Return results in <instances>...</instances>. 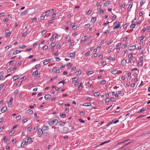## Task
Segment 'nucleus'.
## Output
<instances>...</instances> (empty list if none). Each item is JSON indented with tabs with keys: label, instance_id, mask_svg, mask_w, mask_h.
I'll use <instances>...</instances> for the list:
<instances>
[{
	"label": "nucleus",
	"instance_id": "a211bd4d",
	"mask_svg": "<svg viewBox=\"0 0 150 150\" xmlns=\"http://www.w3.org/2000/svg\"><path fill=\"white\" fill-rule=\"evenodd\" d=\"M93 73V71H90L86 72V74L88 75H90Z\"/></svg>",
	"mask_w": 150,
	"mask_h": 150
},
{
	"label": "nucleus",
	"instance_id": "8fccbe9b",
	"mask_svg": "<svg viewBox=\"0 0 150 150\" xmlns=\"http://www.w3.org/2000/svg\"><path fill=\"white\" fill-rule=\"evenodd\" d=\"M46 32H47V31L46 30H44L42 31L41 32V33L42 34L44 35L46 33Z\"/></svg>",
	"mask_w": 150,
	"mask_h": 150
},
{
	"label": "nucleus",
	"instance_id": "bb28decb",
	"mask_svg": "<svg viewBox=\"0 0 150 150\" xmlns=\"http://www.w3.org/2000/svg\"><path fill=\"white\" fill-rule=\"evenodd\" d=\"M91 104L90 103H86L83 105V106H88L91 105Z\"/></svg>",
	"mask_w": 150,
	"mask_h": 150
},
{
	"label": "nucleus",
	"instance_id": "f704fd0d",
	"mask_svg": "<svg viewBox=\"0 0 150 150\" xmlns=\"http://www.w3.org/2000/svg\"><path fill=\"white\" fill-rule=\"evenodd\" d=\"M21 52V51H19V50H16V51L14 52H13V54L14 55H15V54H18V53L19 52Z\"/></svg>",
	"mask_w": 150,
	"mask_h": 150
},
{
	"label": "nucleus",
	"instance_id": "69168bd1",
	"mask_svg": "<svg viewBox=\"0 0 150 150\" xmlns=\"http://www.w3.org/2000/svg\"><path fill=\"white\" fill-rule=\"evenodd\" d=\"M66 115L65 114H62L60 115V117H61L63 118L65 116H66Z\"/></svg>",
	"mask_w": 150,
	"mask_h": 150
},
{
	"label": "nucleus",
	"instance_id": "a18cd8bd",
	"mask_svg": "<svg viewBox=\"0 0 150 150\" xmlns=\"http://www.w3.org/2000/svg\"><path fill=\"white\" fill-rule=\"evenodd\" d=\"M121 43H118L117 44V45H116V47H120L121 46Z\"/></svg>",
	"mask_w": 150,
	"mask_h": 150
},
{
	"label": "nucleus",
	"instance_id": "2eb2a0df",
	"mask_svg": "<svg viewBox=\"0 0 150 150\" xmlns=\"http://www.w3.org/2000/svg\"><path fill=\"white\" fill-rule=\"evenodd\" d=\"M42 133H43V132H42V129H38V135H40V136L42 134Z\"/></svg>",
	"mask_w": 150,
	"mask_h": 150
},
{
	"label": "nucleus",
	"instance_id": "f03ea898",
	"mask_svg": "<svg viewBox=\"0 0 150 150\" xmlns=\"http://www.w3.org/2000/svg\"><path fill=\"white\" fill-rule=\"evenodd\" d=\"M133 55L132 53H130L128 56V63H131L132 62V58L133 57Z\"/></svg>",
	"mask_w": 150,
	"mask_h": 150
},
{
	"label": "nucleus",
	"instance_id": "c9c22d12",
	"mask_svg": "<svg viewBox=\"0 0 150 150\" xmlns=\"http://www.w3.org/2000/svg\"><path fill=\"white\" fill-rule=\"evenodd\" d=\"M142 61L140 60L138 63V64L142 66Z\"/></svg>",
	"mask_w": 150,
	"mask_h": 150
},
{
	"label": "nucleus",
	"instance_id": "0e129e2a",
	"mask_svg": "<svg viewBox=\"0 0 150 150\" xmlns=\"http://www.w3.org/2000/svg\"><path fill=\"white\" fill-rule=\"evenodd\" d=\"M132 5H133L132 4H129L128 8L129 9H131L132 7Z\"/></svg>",
	"mask_w": 150,
	"mask_h": 150
},
{
	"label": "nucleus",
	"instance_id": "473e14b6",
	"mask_svg": "<svg viewBox=\"0 0 150 150\" xmlns=\"http://www.w3.org/2000/svg\"><path fill=\"white\" fill-rule=\"evenodd\" d=\"M146 110V109L145 108H144L143 109H140L138 111L137 113H141L142 112L145 111Z\"/></svg>",
	"mask_w": 150,
	"mask_h": 150
},
{
	"label": "nucleus",
	"instance_id": "e433bc0d",
	"mask_svg": "<svg viewBox=\"0 0 150 150\" xmlns=\"http://www.w3.org/2000/svg\"><path fill=\"white\" fill-rule=\"evenodd\" d=\"M78 79V77H76L75 78H73L72 79V81L73 82L75 81H77Z\"/></svg>",
	"mask_w": 150,
	"mask_h": 150
},
{
	"label": "nucleus",
	"instance_id": "603ef678",
	"mask_svg": "<svg viewBox=\"0 0 150 150\" xmlns=\"http://www.w3.org/2000/svg\"><path fill=\"white\" fill-rule=\"evenodd\" d=\"M58 55V52H55L53 54V55L54 56H56Z\"/></svg>",
	"mask_w": 150,
	"mask_h": 150
},
{
	"label": "nucleus",
	"instance_id": "39448f33",
	"mask_svg": "<svg viewBox=\"0 0 150 150\" xmlns=\"http://www.w3.org/2000/svg\"><path fill=\"white\" fill-rule=\"evenodd\" d=\"M51 59H46L44 60L43 62V64L44 65H46L51 62Z\"/></svg>",
	"mask_w": 150,
	"mask_h": 150
},
{
	"label": "nucleus",
	"instance_id": "c03bdc74",
	"mask_svg": "<svg viewBox=\"0 0 150 150\" xmlns=\"http://www.w3.org/2000/svg\"><path fill=\"white\" fill-rule=\"evenodd\" d=\"M19 90H16L15 91V92L14 93V95H16L18 92Z\"/></svg>",
	"mask_w": 150,
	"mask_h": 150
},
{
	"label": "nucleus",
	"instance_id": "13d9d810",
	"mask_svg": "<svg viewBox=\"0 0 150 150\" xmlns=\"http://www.w3.org/2000/svg\"><path fill=\"white\" fill-rule=\"evenodd\" d=\"M50 13V11H47L45 12V16L48 15Z\"/></svg>",
	"mask_w": 150,
	"mask_h": 150
},
{
	"label": "nucleus",
	"instance_id": "4c0bfd02",
	"mask_svg": "<svg viewBox=\"0 0 150 150\" xmlns=\"http://www.w3.org/2000/svg\"><path fill=\"white\" fill-rule=\"evenodd\" d=\"M21 116L19 115L17 116L16 117V120L17 121L21 119Z\"/></svg>",
	"mask_w": 150,
	"mask_h": 150
},
{
	"label": "nucleus",
	"instance_id": "393cba45",
	"mask_svg": "<svg viewBox=\"0 0 150 150\" xmlns=\"http://www.w3.org/2000/svg\"><path fill=\"white\" fill-rule=\"evenodd\" d=\"M81 71L80 70H79L77 71L75 73V74H76V75H79L81 74Z\"/></svg>",
	"mask_w": 150,
	"mask_h": 150
},
{
	"label": "nucleus",
	"instance_id": "6ab92c4d",
	"mask_svg": "<svg viewBox=\"0 0 150 150\" xmlns=\"http://www.w3.org/2000/svg\"><path fill=\"white\" fill-rule=\"evenodd\" d=\"M71 25L72 27V28H74V29L76 28L77 27V26L75 25V23H72L71 24Z\"/></svg>",
	"mask_w": 150,
	"mask_h": 150
},
{
	"label": "nucleus",
	"instance_id": "680f3d73",
	"mask_svg": "<svg viewBox=\"0 0 150 150\" xmlns=\"http://www.w3.org/2000/svg\"><path fill=\"white\" fill-rule=\"evenodd\" d=\"M45 16H42L40 17V19L41 20H43L45 18Z\"/></svg>",
	"mask_w": 150,
	"mask_h": 150
},
{
	"label": "nucleus",
	"instance_id": "4be33fe9",
	"mask_svg": "<svg viewBox=\"0 0 150 150\" xmlns=\"http://www.w3.org/2000/svg\"><path fill=\"white\" fill-rule=\"evenodd\" d=\"M33 111L30 110V109H29L27 111V112L30 114H32L33 113Z\"/></svg>",
	"mask_w": 150,
	"mask_h": 150
},
{
	"label": "nucleus",
	"instance_id": "f257e3e1",
	"mask_svg": "<svg viewBox=\"0 0 150 150\" xmlns=\"http://www.w3.org/2000/svg\"><path fill=\"white\" fill-rule=\"evenodd\" d=\"M128 49L129 51H134L136 49V45H129Z\"/></svg>",
	"mask_w": 150,
	"mask_h": 150
},
{
	"label": "nucleus",
	"instance_id": "338daca9",
	"mask_svg": "<svg viewBox=\"0 0 150 150\" xmlns=\"http://www.w3.org/2000/svg\"><path fill=\"white\" fill-rule=\"evenodd\" d=\"M57 36V34H54L52 36V38H56V37Z\"/></svg>",
	"mask_w": 150,
	"mask_h": 150
},
{
	"label": "nucleus",
	"instance_id": "b1692460",
	"mask_svg": "<svg viewBox=\"0 0 150 150\" xmlns=\"http://www.w3.org/2000/svg\"><path fill=\"white\" fill-rule=\"evenodd\" d=\"M18 78L19 77L18 76H15L13 77V81H16V79H18Z\"/></svg>",
	"mask_w": 150,
	"mask_h": 150
},
{
	"label": "nucleus",
	"instance_id": "774afa93",
	"mask_svg": "<svg viewBox=\"0 0 150 150\" xmlns=\"http://www.w3.org/2000/svg\"><path fill=\"white\" fill-rule=\"evenodd\" d=\"M5 15V13H0V16H4Z\"/></svg>",
	"mask_w": 150,
	"mask_h": 150
},
{
	"label": "nucleus",
	"instance_id": "2f4dec72",
	"mask_svg": "<svg viewBox=\"0 0 150 150\" xmlns=\"http://www.w3.org/2000/svg\"><path fill=\"white\" fill-rule=\"evenodd\" d=\"M110 1H106L104 4V5L105 6H107L110 3Z\"/></svg>",
	"mask_w": 150,
	"mask_h": 150
},
{
	"label": "nucleus",
	"instance_id": "4d7b16f0",
	"mask_svg": "<svg viewBox=\"0 0 150 150\" xmlns=\"http://www.w3.org/2000/svg\"><path fill=\"white\" fill-rule=\"evenodd\" d=\"M135 26H136V24H132L131 25V27L132 28H134L135 27Z\"/></svg>",
	"mask_w": 150,
	"mask_h": 150
},
{
	"label": "nucleus",
	"instance_id": "412c9836",
	"mask_svg": "<svg viewBox=\"0 0 150 150\" xmlns=\"http://www.w3.org/2000/svg\"><path fill=\"white\" fill-rule=\"evenodd\" d=\"M27 13H28V11H24L21 14L20 16H23L25 15L26 14H27Z\"/></svg>",
	"mask_w": 150,
	"mask_h": 150
},
{
	"label": "nucleus",
	"instance_id": "9d476101",
	"mask_svg": "<svg viewBox=\"0 0 150 150\" xmlns=\"http://www.w3.org/2000/svg\"><path fill=\"white\" fill-rule=\"evenodd\" d=\"M118 71L116 69L113 70L111 71L110 72L113 74L115 75L118 73Z\"/></svg>",
	"mask_w": 150,
	"mask_h": 150
},
{
	"label": "nucleus",
	"instance_id": "f3484780",
	"mask_svg": "<svg viewBox=\"0 0 150 150\" xmlns=\"http://www.w3.org/2000/svg\"><path fill=\"white\" fill-rule=\"evenodd\" d=\"M53 71H56V73H58L59 72V70L57 69V68H54L52 70Z\"/></svg>",
	"mask_w": 150,
	"mask_h": 150
},
{
	"label": "nucleus",
	"instance_id": "7c9ffc66",
	"mask_svg": "<svg viewBox=\"0 0 150 150\" xmlns=\"http://www.w3.org/2000/svg\"><path fill=\"white\" fill-rule=\"evenodd\" d=\"M58 122V120L56 119H54L52 121V122L53 124L54 123H55L56 124H57Z\"/></svg>",
	"mask_w": 150,
	"mask_h": 150
},
{
	"label": "nucleus",
	"instance_id": "0eeeda50",
	"mask_svg": "<svg viewBox=\"0 0 150 150\" xmlns=\"http://www.w3.org/2000/svg\"><path fill=\"white\" fill-rule=\"evenodd\" d=\"M83 83L82 82L80 83L78 85V89L79 90H81L83 88Z\"/></svg>",
	"mask_w": 150,
	"mask_h": 150
},
{
	"label": "nucleus",
	"instance_id": "20e7f679",
	"mask_svg": "<svg viewBox=\"0 0 150 150\" xmlns=\"http://www.w3.org/2000/svg\"><path fill=\"white\" fill-rule=\"evenodd\" d=\"M40 74V73H38L37 71H35L33 74V75H34V77L35 78L39 77Z\"/></svg>",
	"mask_w": 150,
	"mask_h": 150
},
{
	"label": "nucleus",
	"instance_id": "cd10ccee",
	"mask_svg": "<svg viewBox=\"0 0 150 150\" xmlns=\"http://www.w3.org/2000/svg\"><path fill=\"white\" fill-rule=\"evenodd\" d=\"M126 6V4L125 3H124L123 4H122L120 6V8L121 9H122L123 8H125V6Z\"/></svg>",
	"mask_w": 150,
	"mask_h": 150
},
{
	"label": "nucleus",
	"instance_id": "052dcab7",
	"mask_svg": "<svg viewBox=\"0 0 150 150\" xmlns=\"http://www.w3.org/2000/svg\"><path fill=\"white\" fill-rule=\"evenodd\" d=\"M100 94V93L99 92H96L94 93V95L98 96Z\"/></svg>",
	"mask_w": 150,
	"mask_h": 150
},
{
	"label": "nucleus",
	"instance_id": "423d86ee",
	"mask_svg": "<svg viewBox=\"0 0 150 150\" xmlns=\"http://www.w3.org/2000/svg\"><path fill=\"white\" fill-rule=\"evenodd\" d=\"M115 24H116L115 26L113 28V29L115 30V29L118 28L120 26V24L119 22H116Z\"/></svg>",
	"mask_w": 150,
	"mask_h": 150
},
{
	"label": "nucleus",
	"instance_id": "7ed1b4c3",
	"mask_svg": "<svg viewBox=\"0 0 150 150\" xmlns=\"http://www.w3.org/2000/svg\"><path fill=\"white\" fill-rule=\"evenodd\" d=\"M5 37L6 38H8L10 36L11 33L9 30H6L5 31Z\"/></svg>",
	"mask_w": 150,
	"mask_h": 150
},
{
	"label": "nucleus",
	"instance_id": "5701e85b",
	"mask_svg": "<svg viewBox=\"0 0 150 150\" xmlns=\"http://www.w3.org/2000/svg\"><path fill=\"white\" fill-rule=\"evenodd\" d=\"M110 30H109V29L107 30H106L104 32H103V35H105L107 33H110Z\"/></svg>",
	"mask_w": 150,
	"mask_h": 150
},
{
	"label": "nucleus",
	"instance_id": "79ce46f5",
	"mask_svg": "<svg viewBox=\"0 0 150 150\" xmlns=\"http://www.w3.org/2000/svg\"><path fill=\"white\" fill-rule=\"evenodd\" d=\"M14 132V130H12L11 132H10L9 133V134L10 135H11Z\"/></svg>",
	"mask_w": 150,
	"mask_h": 150
},
{
	"label": "nucleus",
	"instance_id": "37998d69",
	"mask_svg": "<svg viewBox=\"0 0 150 150\" xmlns=\"http://www.w3.org/2000/svg\"><path fill=\"white\" fill-rule=\"evenodd\" d=\"M104 11L102 9H101L99 11V14L100 15H102Z\"/></svg>",
	"mask_w": 150,
	"mask_h": 150
},
{
	"label": "nucleus",
	"instance_id": "de8ad7c7",
	"mask_svg": "<svg viewBox=\"0 0 150 150\" xmlns=\"http://www.w3.org/2000/svg\"><path fill=\"white\" fill-rule=\"evenodd\" d=\"M110 99L109 98H106L105 99V101L108 102L110 101Z\"/></svg>",
	"mask_w": 150,
	"mask_h": 150
},
{
	"label": "nucleus",
	"instance_id": "e2e57ef3",
	"mask_svg": "<svg viewBox=\"0 0 150 150\" xmlns=\"http://www.w3.org/2000/svg\"><path fill=\"white\" fill-rule=\"evenodd\" d=\"M79 121L81 123H83L84 122V121L81 119H79Z\"/></svg>",
	"mask_w": 150,
	"mask_h": 150
},
{
	"label": "nucleus",
	"instance_id": "ea45409f",
	"mask_svg": "<svg viewBox=\"0 0 150 150\" xmlns=\"http://www.w3.org/2000/svg\"><path fill=\"white\" fill-rule=\"evenodd\" d=\"M100 83H101L104 84L106 83V81L105 80H101L100 81Z\"/></svg>",
	"mask_w": 150,
	"mask_h": 150
},
{
	"label": "nucleus",
	"instance_id": "6e6d98bb",
	"mask_svg": "<svg viewBox=\"0 0 150 150\" xmlns=\"http://www.w3.org/2000/svg\"><path fill=\"white\" fill-rule=\"evenodd\" d=\"M90 53V52L88 51V52H86V53L85 54V55L86 56H87L89 55Z\"/></svg>",
	"mask_w": 150,
	"mask_h": 150
},
{
	"label": "nucleus",
	"instance_id": "bf43d9fd",
	"mask_svg": "<svg viewBox=\"0 0 150 150\" xmlns=\"http://www.w3.org/2000/svg\"><path fill=\"white\" fill-rule=\"evenodd\" d=\"M4 86V85L3 84H1L0 85V90L2 89Z\"/></svg>",
	"mask_w": 150,
	"mask_h": 150
},
{
	"label": "nucleus",
	"instance_id": "3c124183",
	"mask_svg": "<svg viewBox=\"0 0 150 150\" xmlns=\"http://www.w3.org/2000/svg\"><path fill=\"white\" fill-rule=\"evenodd\" d=\"M22 83L21 81H19L16 84V86H20L21 84Z\"/></svg>",
	"mask_w": 150,
	"mask_h": 150
},
{
	"label": "nucleus",
	"instance_id": "f8f14e48",
	"mask_svg": "<svg viewBox=\"0 0 150 150\" xmlns=\"http://www.w3.org/2000/svg\"><path fill=\"white\" fill-rule=\"evenodd\" d=\"M76 54V52H74L72 53H71L69 54V57H72L75 56Z\"/></svg>",
	"mask_w": 150,
	"mask_h": 150
},
{
	"label": "nucleus",
	"instance_id": "c756f323",
	"mask_svg": "<svg viewBox=\"0 0 150 150\" xmlns=\"http://www.w3.org/2000/svg\"><path fill=\"white\" fill-rule=\"evenodd\" d=\"M4 142L6 143L9 140V139H6V136H4Z\"/></svg>",
	"mask_w": 150,
	"mask_h": 150
},
{
	"label": "nucleus",
	"instance_id": "c85d7f7f",
	"mask_svg": "<svg viewBox=\"0 0 150 150\" xmlns=\"http://www.w3.org/2000/svg\"><path fill=\"white\" fill-rule=\"evenodd\" d=\"M110 141H111L110 140H108V141H105V142H102V143H101V144H99V145H103V144H104L109 143L110 142Z\"/></svg>",
	"mask_w": 150,
	"mask_h": 150
},
{
	"label": "nucleus",
	"instance_id": "dca6fc26",
	"mask_svg": "<svg viewBox=\"0 0 150 150\" xmlns=\"http://www.w3.org/2000/svg\"><path fill=\"white\" fill-rule=\"evenodd\" d=\"M51 96L49 94H47L45 96V98L46 100H47L51 98Z\"/></svg>",
	"mask_w": 150,
	"mask_h": 150
},
{
	"label": "nucleus",
	"instance_id": "72a5a7b5",
	"mask_svg": "<svg viewBox=\"0 0 150 150\" xmlns=\"http://www.w3.org/2000/svg\"><path fill=\"white\" fill-rule=\"evenodd\" d=\"M33 140L31 138H29L27 139V142H32Z\"/></svg>",
	"mask_w": 150,
	"mask_h": 150
},
{
	"label": "nucleus",
	"instance_id": "5fc2aeb1",
	"mask_svg": "<svg viewBox=\"0 0 150 150\" xmlns=\"http://www.w3.org/2000/svg\"><path fill=\"white\" fill-rule=\"evenodd\" d=\"M48 48V45H45L43 47V49L45 50L47 49Z\"/></svg>",
	"mask_w": 150,
	"mask_h": 150
},
{
	"label": "nucleus",
	"instance_id": "9b49d317",
	"mask_svg": "<svg viewBox=\"0 0 150 150\" xmlns=\"http://www.w3.org/2000/svg\"><path fill=\"white\" fill-rule=\"evenodd\" d=\"M126 62H127V60H125V61L124 60H123L121 61V63L122 65L124 66L126 65Z\"/></svg>",
	"mask_w": 150,
	"mask_h": 150
},
{
	"label": "nucleus",
	"instance_id": "aec40b11",
	"mask_svg": "<svg viewBox=\"0 0 150 150\" xmlns=\"http://www.w3.org/2000/svg\"><path fill=\"white\" fill-rule=\"evenodd\" d=\"M48 129V126H43L42 127V129L43 130H46Z\"/></svg>",
	"mask_w": 150,
	"mask_h": 150
},
{
	"label": "nucleus",
	"instance_id": "6e6552de",
	"mask_svg": "<svg viewBox=\"0 0 150 150\" xmlns=\"http://www.w3.org/2000/svg\"><path fill=\"white\" fill-rule=\"evenodd\" d=\"M13 101V98H11L10 99L8 103V106L9 107H11L12 102Z\"/></svg>",
	"mask_w": 150,
	"mask_h": 150
},
{
	"label": "nucleus",
	"instance_id": "a878e982",
	"mask_svg": "<svg viewBox=\"0 0 150 150\" xmlns=\"http://www.w3.org/2000/svg\"><path fill=\"white\" fill-rule=\"evenodd\" d=\"M96 20V18L95 17L93 18L91 20V21L92 23H93Z\"/></svg>",
	"mask_w": 150,
	"mask_h": 150
},
{
	"label": "nucleus",
	"instance_id": "ddd939ff",
	"mask_svg": "<svg viewBox=\"0 0 150 150\" xmlns=\"http://www.w3.org/2000/svg\"><path fill=\"white\" fill-rule=\"evenodd\" d=\"M7 108L6 107H4L1 109V111L2 113L5 112L7 110Z\"/></svg>",
	"mask_w": 150,
	"mask_h": 150
},
{
	"label": "nucleus",
	"instance_id": "4468645a",
	"mask_svg": "<svg viewBox=\"0 0 150 150\" xmlns=\"http://www.w3.org/2000/svg\"><path fill=\"white\" fill-rule=\"evenodd\" d=\"M144 35H142V36L141 37H140V38H141L140 40V44L142 43L144 41Z\"/></svg>",
	"mask_w": 150,
	"mask_h": 150
},
{
	"label": "nucleus",
	"instance_id": "a19ab883",
	"mask_svg": "<svg viewBox=\"0 0 150 150\" xmlns=\"http://www.w3.org/2000/svg\"><path fill=\"white\" fill-rule=\"evenodd\" d=\"M56 15V13H52V15L51 18H54L55 17Z\"/></svg>",
	"mask_w": 150,
	"mask_h": 150
},
{
	"label": "nucleus",
	"instance_id": "58836bf2",
	"mask_svg": "<svg viewBox=\"0 0 150 150\" xmlns=\"http://www.w3.org/2000/svg\"><path fill=\"white\" fill-rule=\"evenodd\" d=\"M26 46L25 45H20L19 46V48L20 49H23L25 48Z\"/></svg>",
	"mask_w": 150,
	"mask_h": 150
},
{
	"label": "nucleus",
	"instance_id": "49530a36",
	"mask_svg": "<svg viewBox=\"0 0 150 150\" xmlns=\"http://www.w3.org/2000/svg\"><path fill=\"white\" fill-rule=\"evenodd\" d=\"M27 34V32L26 31L22 35V37H23L24 36H26Z\"/></svg>",
	"mask_w": 150,
	"mask_h": 150
},
{
	"label": "nucleus",
	"instance_id": "09e8293b",
	"mask_svg": "<svg viewBox=\"0 0 150 150\" xmlns=\"http://www.w3.org/2000/svg\"><path fill=\"white\" fill-rule=\"evenodd\" d=\"M40 66V64H38L36 65L35 66L34 69H37V68L39 67Z\"/></svg>",
	"mask_w": 150,
	"mask_h": 150
},
{
	"label": "nucleus",
	"instance_id": "1a4fd4ad",
	"mask_svg": "<svg viewBox=\"0 0 150 150\" xmlns=\"http://www.w3.org/2000/svg\"><path fill=\"white\" fill-rule=\"evenodd\" d=\"M27 144L28 142H26L23 141L21 143V146L22 147H24L25 146L27 145Z\"/></svg>",
	"mask_w": 150,
	"mask_h": 150
},
{
	"label": "nucleus",
	"instance_id": "864d4df0",
	"mask_svg": "<svg viewBox=\"0 0 150 150\" xmlns=\"http://www.w3.org/2000/svg\"><path fill=\"white\" fill-rule=\"evenodd\" d=\"M32 129V127H28V128L27 129V130L28 131L30 132V131Z\"/></svg>",
	"mask_w": 150,
	"mask_h": 150
}]
</instances>
